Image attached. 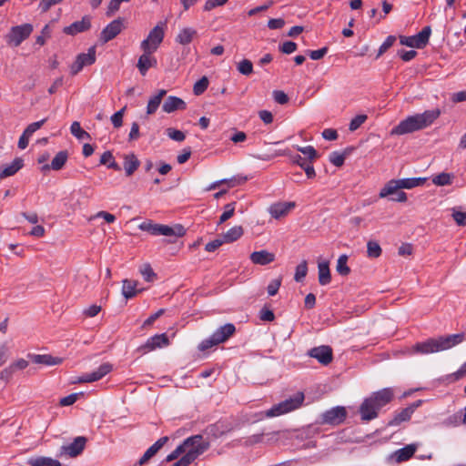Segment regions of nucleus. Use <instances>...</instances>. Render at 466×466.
<instances>
[{
  "label": "nucleus",
  "mask_w": 466,
  "mask_h": 466,
  "mask_svg": "<svg viewBox=\"0 0 466 466\" xmlns=\"http://www.w3.org/2000/svg\"><path fill=\"white\" fill-rule=\"evenodd\" d=\"M440 115V109H432L426 110L421 114L410 116L394 127L390 131V135L402 136L426 128L431 126Z\"/></svg>",
  "instance_id": "nucleus-1"
},
{
  "label": "nucleus",
  "mask_w": 466,
  "mask_h": 466,
  "mask_svg": "<svg viewBox=\"0 0 466 466\" xmlns=\"http://www.w3.org/2000/svg\"><path fill=\"white\" fill-rule=\"evenodd\" d=\"M394 397V390L391 388H384L373 392L366 398L360 406V414L363 421H370L378 417L379 410L390 403Z\"/></svg>",
  "instance_id": "nucleus-2"
},
{
  "label": "nucleus",
  "mask_w": 466,
  "mask_h": 466,
  "mask_svg": "<svg viewBox=\"0 0 466 466\" xmlns=\"http://www.w3.org/2000/svg\"><path fill=\"white\" fill-rule=\"evenodd\" d=\"M465 339V333H457L448 336L428 339L425 341L416 343L413 351L420 354H431L451 349Z\"/></svg>",
  "instance_id": "nucleus-3"
},
{
  "label": "nucleus",
  "mask_w": 466,
  "mask_h": 466,
  "mask_svg": "<svg viewBox=\"0 0 466 466\" xmlns=\"http://www.w3.org/2000/svg\"><path fill=\"white\" fill-rule=\"evenodd\" d=\"M180 445L183 457L190 464L209 448V442L200 434L187 438Z\"/></svg>",
  "instance_id": "nucleus-4"
},
{
  "label": "nucleus",
  "mask_w": 466,
  "mask_h": 466,
  "mask_svg": "<svg viewBox=\"0 0 466 466\" xmlns=\"http://www.w3.org/2000/svg\"><path fill=\"white\" fill-rule=\"evenodd\" d=\"M139 229L147 231L153 236L183 237L186 229L182 225L177 224L174 227L153 223L151 220L142 222Z\"/></svg>",
  "instance_id": "nucleus-5"
},
{
  "label": "nucleus",
  "mask_w": 466,
  "mask_h": 466,
  "mask_svg": "<svg viewBox=\"0 0 466 466\" xmlns=\"http://www.w3.org/2000/svg\"><path fill=\"white\" fill-rule=\"evenodd\" d=\"M304 401V394L297 392L294 396L280 401L266 411L267 417H277L299 409Z\"/></svg>",
  "instance_id": "nucleus-6"
},
{
  "label": "nucleus",
  "mask_w": 466,
  "mask_h": 466,
  "mask_svg": "<svg viewBox=\"0 0 466 466\" xmlns=\"http://www.w3.org/2000/svg\"><path fill=\"white\" fill-rule=\"evenodd\" d=\"M235 326L232 323H227L217 329L209 338L202 340L198 345V350L200 351H205L213 346L225 342L235 333Z\"/></svg>",
  "instance_id": "nucleus-7"
},
{
  "label": "nucleus",
  "mask_w": 466,
  "mask_h": 466,
  "mask_svg": "<svg viewBox=\"0 0 466 466\" xmlns=\"http://www.w3.org/2000/svg\"><path fill=\"white\" fill-rule=\"evenodd\" d=\"M31 24H23L11 27L6 35V43L12 46H19L33 32Z\"/></svg>",
  "instance_id": "nucleus-8"
},
{
  "label": "nucleus",
  "mask_w": 466,
  "mask_h": 466,
  "mask_svg": "<svg viewBox=\"0 0 466 466\" xmlns=\"http://www.w3.org/2000/svg\"><path fill=\"white\" fill-rule=\"evenodd\" d=\"M431 34V26H425L422 28V30L420 32H419L418 34H416L414 35H410V36L400 35V45L406 46L409 47L419 48V49L423 48L428 45Z\"/></svg>",
  "instance_id": "nucleus-9"
},
{
  "label": "nucleus",
  "mask_w": 466,
  "mask_h": 466,
  "mask_svg": "<svg viewBox=\"0 0 466 466\" xmlns=\"http://www.w3.org/2000/svg\"><path fill=\"white\" fill-rule=\"evenodd\" d=\"M164 39V30L161 26L156 25L148 34L147 37L141 42L140 47L147 53H154Z\"/></svg>",
  "instance_id": "nucleus-10"
},
{
  "label": "nucleus",
  "mask_w": 466,
  "mask_h": 466,
  "mask_svg": "<svg viewBox=\"0 0 466 466\" xmlns=\"http://www.w3.org/2000/svg\"><path fill=\"white\" fill-rule=\"evenodd\" d=\"M347 417V410L342 406H337L321 414V422L329 425H339Z\"/></svg>",
  "instance_id": "nucleus-11"
},
{
  "label": "nucleus",
  "mask_w": 466,
  "mask_h": 466,
  "mask_svg": "<svg viewBox=\"0 0 466 466\" xmlns=\"http://www.w3.org/2000/svg\"><path fill=\"white\" fill-rule=\"evenodd\" d=\"M421 404L422 400H418L411 403L410 405H409L408 407L396 412L394 417L388 422V426H399L400 423L410 420L411 415Z\"/></svg>",
  "instance_id": "nucleus-12"
},
{
  "label": "nucleus",
  "mask_w": 466,
  "mask_h": 466,
  "mask_svg": "<svg viewBox=\"0 0 466 466\" xmlns=\"http://www.w3.org/2000/svg\"><path fill=\"white\" fill-rule=\"evenodd\" d=\"M169 344V340L167 336L165 333L156 334L146 341L145 344L141 345L137 350L142 354L147 353L149 351L155 350L157 348H162L164 346H167Z\"/></svg>",
  "instance_id": "nucleus-13"
},
{
  "label": "nucleus",
  "mask_w": 466,
  "mask_h": 466,
  "mask_svg": "<svg viewBox=\"0 0 466 466\" xmlns=\"http://www.w3.org/2000/svg\"><path fill=\"white\" fill-rule=\"evenodd\" d=\"M309 356L316 359L320 364L324 366L329 365L333 360L332 349L327 345L312 348L309 351Z\"/></svg>",
  "instance_id": "nucleus-14"
},
{
  "label": "nucleus",
  "mask_w": 466,
  "mask_h": 466,
  "mask_svg": "<svg viewBox=\"0 0 466 466\" xmlns=\"http://www.w3.org/2000/svg\"><path fill=\"white\" fill-rule=\"evenodd\" d=\"M112 370V365L109 363H103L100 365L97 370L82 375L79 377L76 382L79 383H86V382H95L101 380L106 374H108Z\"/></svg>",
  "instance_id": "nucleus-15"
},
{
  "label": "nucleus",
  "mask_w": 466,
  "mask_h": 466,
  "mask_svg": "<svg viewBox=\"0 0 466 466\" xmlns=\"http://www.w3.org/2000/svg\"><path fill=\"white\" fill-rule=\"evenodd\" d=\"M86 441L87 440L84 436L76 437L71 443L63 445L60 453L72 458L76 457L84 451Z\"/></svg>",
  "instance_id": "nucleus-16"
},
{
  "label": "nucleus",
  "mask_w": 466,
  "mask_h": 466,
  "mask_svg": "<svg viewBox=\"0 0 466 466\" xmlns=\"http://www.w3.org/2000/svg\"><path fill=\"white\" fill-rule=\"evenodd\" d=\"M123 29L122 19L117 18L110 22L101 32L100 41L102 43H107L114 39Z\"/></svg>",
  "instance_id": "nucleus-17"
},
{
  "label": "nucleus",
  "mask_w": 466,
  "mask_h": 466,
  "mask_svg": "<svg viewBox=\"0 0 466 466\" xmlns=\"http://www.w3.org/2000/svg\"><path fill=\"white\" fill-rule=\"evenodd\" d=\"M91 27V17L85 15L80 21H76L64 27L63 32L68 35H76L78 33H83L89 30Z\"/></svg>",
  "instance_id": "nucleus-18"
},
{
  "label": "nucleus",
  "mask_w": 466,
  "mask_h": 466,
  "mask_svg": "<svg viewBox=\"0 0 466 466\" xmlns=\"http://www.w3.org/2000/svg\"><path fill=\"white\" fill-rule=\"evenodd\" d=\"M27 358L35 364L46 366L59 365L63 362L62 358L54 357L50 354H28Z\"/></svg>",
  "instance_id": "nucleus-19"
},
{
  "label": "nucleus",
  "mask_w": 466,
  "mask_h": 466,
  "mask_svg": "<svg viewBox=\"0 0 466 466\" xmlns=\"http://www.w3.org/2000/svg\"><path fill=\"white\" fill-rule=\"evenodd\" d=\"M250 261L255 265L266 266L275 260V254L266 249L254 251L249 256Z\"/></svg>",
  "instance_id": "nucleus-20"
},
{
  "label": "nucleus",
  "mask_w": 466,
  "mask_h": 466,
  "mask_svg": "<svg viewBox=\"0 0 466 466\" xmlns=\"http://www.w3.org/2000/svg\"><path fill=\"white\" fill-rule=\"evenodd\" d=\"M143 52V55H141L138 58L137 66L139 70V73L142 76H146L150 67L157 66V59L151 56L153 53H147V51Z\"/></svg>",
  "instance_id": "nucleus-21"
},
{
  "label": "nucleus",
  "mask_w": 466,
  "mask_h": 466,
  "mask_svg": "<svg viewBox=\"0 0 466 466\" xmlns=\"http://www.w3.org/2000/svg\"><path fill=\"white\" fill-rule=\"evenodd\" d=\"M294 207L295 203L293 202L273 204L269 208V213L274 218H279L286 216Z\"/></svg>",
  "instance_id": "nucleus-22"
},
{
  "label": "nucleus",
  "mask_w": 466,
  "mask_h": 466,
  "mask_svg": "<svg viewBox=\"0 0 466 466\" xmlns=\"http://www.w3.org/2000/svg\"><path fill=\"white\" fill-rule=\"evenodd\" d=\"M186 103L179 97L170 96H168L162 106V109L166 113H172L178 109H185Z\"/></svg>",
  "instance_id": "nucleus-23"
},
{
  "label": "nucleus",
  "mask_w": 466,
  "mask_h": 466,
  "mask_svg": "<svg viewBox=\"0 0 466 466\" xmlns=\"http://www.w3.org/2000/svg\"><path fill=\"white\" fill-rule=\"evenodd\" d=\"M416 451H417L416 444H409L401 449L397 450L394 452L393 457L395 458L396 462H398V463L403 462V461L410 460L414 455Z\"/></svg>",
  "instance_id": "nucleus-24"
},
{
  "label": "nucleus",
  "mask_w": 466,
  "mask_h": 466,
  "mask_svg": "<svg viewBox=\"0 0 466 466\" xmlns=\"http://www.w3.org/2000/svg\"><path fill=\"white\" fill-rule=\"evenodd\" d=\"M139 165L140 161L134 153L124 156V169L127 177L132 176Z\"/></svg>",
  "instance_id": "nucleus-25"
},
{
  "label": "nucleus",
  "mask_w": 466,
  "mask_h": 466,
  "mask_svg": "<svg viewBox=\"0 0 466 466\" xmlns=\"http://www.w3.org/2000/svg\"><path fill=\"white\" fill-rule=\"evenodd\" d=\"M319 282L321 286H325L330 283L331 275L329 270V265L328 261H319Z\"/></svg>",
  "instance_id": "nucleus-26"
},
{
  "label": "nucleus",
  "mask_w": 466,
  "mask_h": 466,
  "mask_svg": "<svg viewBox=\"0 0 466 466\" xmlns=\"http://www.w3.org/2000/svg\"><path fill=\"white\" fill-rule=\"evenodd\" d=\"M293 163L299 165L306 173L309 178H313L316 176L311 161L306 160L300 155H295L292 157Z\"/></svg>",
  "instance_id": "nucleus-27"
},
{
  "label": "nucleus",
  "mask_w": 466,
  "mask_h": 466,
  "mask_svg": "<svg viewBox=\"0 0 466 466\" xmlns=\"http://www.w3.org/2000/svg\"><path fill=\"white\" fill-rule=\"evenodd\" d=\"M453 173L441 172L431 177V182L437 187L451 186L455 179Z\"/></svg>",
  "instance_id": "nucleus-28"
},
{
  "label": "nucleus",
  "mask_w": 466,
  "mask_h": 466,
  "mask_svg": "<svg viewBox=\"0 0 466 466\" xmlns=\"http://www.w3.org/2000/svg\"><path fill=\"white\" fill-rule=\"evenodd\" d=\"M30 466H62L61 462L50 457L35 456L28 459Z\"/></svg>",
  "instance_id": "nucleus-29"
},
{
  "label": "nucleus",
  "mask_w": 466,
  "mask_h": 466,
  "mask_svg": "<svg viewBox=\"0 0 466 466\" xmlns=\"http://www.w3.org/2000/svg\"><path fill=\"white\" fill-rule=\"evenodd\" d=\"M23 167V160L21 158H15L13 162L6 165L0 171V178H5L15 175Z\"/></svg>",
  "instance_id": "nucleus-30"
},
{
  "label": "nucleus",
  "mask_w": 466,
  "mask_h": 466,
  "mask_svg": "<svg viewBox=\"0 0 466 466\" xmlns=\"http://www.w3.org/2000/svg\"><path fill=\"white\" fill-rule=\"evenodd\" d=\"M197 30L191 27H185L180 30L178 35L176 37V41L180 45H188L197 35Z\"/></svg>",
  "instance_id": "nucleus-31"
},
{
  "label": "nucleus",
  "mask_w": 466,
  "mask_h": 466,
  "mask_svg": "<svg viewBox=\"0 0 466 466\" xmlns=\"http://www.w3.org/2000/svg\"><path fill=\"white\" fill-rule=\"evenodd\" d=\"M137 282L135 280L124 279L122 287V295L127 299L134 298L139 290L137 289Z\"/></svg>",
  "instance_id": "nucleus-32"
},
{
  "label": "nucleus",
  "mask_w": 466,
  "mask_h": 466,
  "mask_svg": "<svg viewBox=\"0 0 466 466\" xmlns=\"http://www.w3.org/2000/svg\"><path fill=\"white\" fill-rule=\"evenodd\" d=\"M400 188H407L410 189L419 186H421L426 181L425 177H409V178H401L396 179Z\"/></svg>",
  "instance_id": "nucleus-33"
},
{
  "label": "nucleus",
  "mask_w": 466,
  "mask_h": 466,
  "mask_svg": "<svg viewBox=\"0 0 466 466\" xmlns=\"http://www.w3.org/2000/svg\"><path fill=\"white\" fill-rule=\"evenodd\" d=\"M68 158V153L66 150L59 151L53 160L51 161L50 166H46V168H52L53 170H60L64 165L66 164Z\"/></svg>",
  "instance_id": "nucleus-34"
},
{
  "label": "nucleus",
  "mask_w": 466,
  "mask_h": 466,
  "mask_svg": "<svg viewBox=\"0 0 466 466\" xmlns=\"http://www.w3.org/2000/svg\"><path fill=\"white\" fill-rule=\"evenodd\" d=\"M400 189L396 179L390 180L380 191L379 197L383 198L394 197L396 192Z\"/></svg>",
  "instance_id": "nucleus-35"
},
{
  "label": "nucleus",
  "mask_w": 466,
  "mask_h": 466,
  "mask_svg": "<svg viewBox=\"0 0 466 466\" xmlns=\"http://www.w3.org/2000/svg\"><path fill=\"white\" fill-rule=\"evenodd\" d=\"M166 90L161 89L158 91L157 95H155L149 99L147 106V113L148 115H151L157 111L161 103L162 97L166 95Z\"/></svg>",
  "instance_id": "nucleus-36"
},
{
  "label": "nucleus",
  "mask_w": 466,
  "mask_h": 466,
  "mask_svg": "<svg viewBox=\"0 0 466 466\" xmlns=\"http://www.w3.org/2000/svg\"><path fill=\"white\" fill-rule=\"evenodd\" d=\"M243 235L241 226H235L223 234V240L226 243H231L238 240Z\"/></svg>",
  "instance_id": "nucleus-37"
},
{
  "label": "nucleus",
  "mask_w": 466,
  "mask_h": 466,
  "mask_svg": "<svg viewBox=\"0 0 466 466\" xmlns=\"http://www.w3.org/2000/svg\"><path fill=\"white\" fill-rule=\"evenodd\" d=\"M100 165L107 166L108 168L114 169L116 171H120V166L115 161L113 154L111 151H105L99 160Z\"/></svg>",
  "instance_id": "nucleus-38"
},
{
  "label": "nucleus",
  "mask_w": 466,
  "mask_h": 466,
  "mask_svg": "<svg viewBox=\"0 0 466 466\" xmlns=\"http://www.w3.org/2000/svg\"><path fill=\"white\" fill-rule=\"evenodd\" d=\"M76 59L84 66H90L96 62V47L91 46L87 53H81L76 56Z\"/></svg>",
  "instance_id": "nucleus-39"
},
{
  "label": "nucleus",
  "mask_w": 466,
  "mask_h": 466,
  "mask_svg": "<svg viewBox=\"0 0 466 466\" xmlns=\"http://www.w3.org/2000/svg\"><path fill=\"white\" fill-rule=\"evenodd\" d=\"M71 134L79 140L90 139V135L84 129H82L80 123L74 121L70 127Z\"/></svg>",
  "instance_id": "nucleus-40"
},
{
  "label": "nucleus",
  "mask_w": 466,
  "mask_h": 466,
  "mask_svg": "<svg viewBox=\"0 0 466 466\" xmlns=\"http://www.w3.org/2000/svg\"><path fill=\"white\" fill-rule=\"evenodd\" d=\"M348 256L343 254L340 255L337 260L336 270L341 276H347L350 272V268L347 264Z\"/></svg>",
  "instance_id": "nucleus-41"
},
{
  "label": "nucleus",
  "mask_w": 466,
  "mask_h": 466,
  "mask_svg": "<svg viewBox=\"0 0 466 466\" xmlns=\"http://www.w3.org/2000/svg\"><path fill=\"white\" fill-rule=\"evenodd\" d=\"M381 248L377 241L370 240L367 243V255L369 258H377L381 255Z\"/></svg>",
  "instance_id": "nucleus-42"
},
{
  "label": "nucleus",
  "mask_w": 466,
  "mask_h": 466,
  "mask_svg": "<svg viewBox=\"0 0 466 466\" xmlns=\"http://www.w3.org/2000/svg\"><path fill=\"white\" fill-rule=\"evenodd\" d=\"M237 70L244 76H249L253 72V64L248 59H243L237 64Z\"/></svg>",
  "instance_id": "nucleus-43"
},
{
  "label": "nucleus",
  "mask_w": 466,
  "mask_h": 466,
  "mask_svg": "<svg viewBox=\"0 0 466 466\" xmlns=\"http://www.w3.org/2000/svg\"><path fill=\"white\" fill-rule=\"evenodd\" d=\"M208 79L207 76H202L198 81H197L193 87V92L196 96L202 95L208 86Z\"/></svg>",
  "instance_id": "nucleus-44"
},
{
  "label": "nucleus",
  "mask_w": 466,
  "mask_h": 466,
  "mask_svg": "<svg viewBox=\"0 0 466 466\" xmlns=\"http://www.w3.org/2000/svg\"><path fill=\"white\" fill-rule=\"evenodd\" d=\"M307 273H308V264H307L306 260H303L296 267L294 279L297 282H299L306 277Z\"/></svg>",
  "instance_id": "nucleus-45"
},
{
  "label": "nucleus",
  "mask_w": 466,
  "mask_h": 466,
  "mask_svg": "<svg viewBox=\"0 0 466 466\" xmlns=\"http://www.w3.org/2000/svg\"><path fill=\"white\" fill-rule=\"evenodd\" d=\"M235 205H236V202H231V203L227 204L224 207V212L221 214V216L219 218V224L226 222L228 219H229L234 215Z\"/></svg>",
  "instance_id": "nucleus-46"
},
{
  "label": "nucleus",
  "mask_w": 466,
  "mask_h": 466,
  "mask_svg": "<svg viewBox=\"0 0 466 466\" xmlns=\"http://www.w3.org/2000/svg\"><path fill=\"white\" fill-rule=\"evenodd\" d=\"M140 273L147 282H152L156 278V274L149 264H144L140 268Z\"/></svg>",
  "instance_id": "nucleus-47"
},
{
  "label": "nucleus",
  "mask_w": 466,
  "mask_h": 466,
  "mask_svg": "<svg viewBox=\"0 0 466 466\" xmlns=\"http://www.w3.org/2000/svg\"><path fill=\"white\" fill-rule=\"evenodd\" d=\"M345 157V154L333 151L330 153L329 159L335 167H341L344 164Z\"/></svg>",
  "instance_id": "nucleus-48"
},
{
  "label": "nucleus",
  "mask_w": 466,
  "mask_h": 466,
  "mask_svg": "<svg viewBox=\"0 0 466 466\" xmlns=\"http://www.w3.org/2000/svg\"><path fill=\"white\" fill-rule=\"evenodd\" d=\"M366 120H367L366 115H364V114L357 115L350 122L349 129L352 132L357 130Z\"/></svg>",
  "instance_id": "nucleus-49"
},
{
  "label": "nucleus",
  "mask_w": 466,
  "mask_h": 466,
  "mask_svg": "<svg viewBox=\"0 0 466 466\" xmlns=\"http://www.w3.org/2000/svg\"><path fill=\"white\" fill-rule=\"evenodd\" d=\"M223 180V184H226L228 187L230 188L244 184L247 181V177L242 176H235L230 178H224Z\"/></svg>",
  "instance_id": "nucleus-50"
},
{
  "label": "nucleus",
  "mask_w": 466,
  "mask_h": 466,
  "mask_svg": "<svg viewBox=\"0 0 466 466\" xmlns=\"http://www.w3.org/2000/svg\"><path fill=\"white\" fill-rule=\"evenodd\" d=\"M297 149L309 158V161H312L318 157V152L312 146L297 147Z\"/></svg>",
  "instance_id": "nucleus-51"
},
{
  "label": "nucleus",
  "mask_w": 466,
  "mask_h": 466,
  "mask_svg": "<svg viewBox=\"0 0 466 466\" xmlns=\"http://www.w3.org/2000/svg\"><path fill=\"white\" fill-rule=\"evenodd\" d=\"M396 41V36L389 35L385 41L381 44L378 50L377 57H380L383 55L390 47H391Z\"/></svg>",
  "instance_id": "nucleus-52"
},
{
  "label": "nucleus",
  "mask_w": 466,
  "mask_h": 466,
  "mask_svg": "<svg viewBox=\"0 0 466 466\" xmlns=\"http://www.w3.org/2000/svg\"><path fill=\"white\" fill-rule=\"evenodd\" d=\"M166 132L167 137L174 141L181 142L186 137L185 134L182 131L172 127L167 128Z\"/></svg>",
  "instance_id": "nucleus-53"
},
{
  "label": "nucleus",
  "mask_w": 466,
  "mask_h": 466,
  "mask_svg": "<svg viewBox=\"0 0 466 466\" xmlns=\"http://www.w3.org/2000/svg\"><path fill=\"white\" fill-rule=\"evenodd\" d=\"M183 456V450L181 448V445L179 444L171 453H169L161 462V465H164L165 463L173 461L178 457Z\"/></svg>",
  "instance_id": "nucleus-54"
},
{
  "label": "nucleus",
  "mask_w": 466,
  "mask_h": 466,
  "mask_svg": "<svg viewBox=\"0 0 466 466\" xmlns=\"http://www.w3.org/2000/svg\"><path fill=\"white\" fill-rule=\"evenodd\" d=\"M126 110V106L116 112L111 116V122L116 128H119L123 125V116Z\"/></svg>",
  "instance_id": "nucleus-55"
},
{
  "label": "nucleus",
  "mask_w": 466,
  "mask_h": 466,
  "mask_svg": "<svg viewBox=\"0 0 466 466\" xmlns=\"http://www.w3.org/2000/svg\"><path fill=\"white\" fill-rule=\"evenodd\" d=\"M46 122V118H43L42 120L40 121H37V122H34V123H31L30 125H28L26 127V128L24 130V133H25V135H28L30 137L33 136V134L38 130L40 127H42V126Z\"/></svg>",
  "instance_id": "nucleus-56"
},
{
  "label": "nucleus",
  "mask_w": 466,
  "mask_h": 466,
  "mask_svg": "<svg viewBox=\"0 0 466 466\" xmlns=\"http://www.w3.org/2000/svg\"><path fill=\"white\" fill-rule=\"evenodd\" d=\"M280 285H281L280 278L272 279L267 287L268 294L269 296H275L278 293Z\"/></svg>",
  "instance_id": "nucleus-57"
},
{
  "label": "nucleus",
  "mask_w": 466,
  "mask_h": 466,
  "mask_svg": "<svg viewBox=\"0 0 466 466\" xmlns=\"http://www.w3.org/2000/svg\"><path fill=\"white\" fill-rule=\"evenodd\" d=\"M282 53L289 55L297 50V44L292 41H286L279 46Z\"/></svg>",
  "instance_id": "nucleus-58"
},
{
  "label": "nucleus",
  "mask_w": 466,
  "mask_h": 466,
  "mask_svg": "<svg viewBox=\"0 0 466 466\" xmlns=\"http://www.w3.org/2000/svg\"><path fill=\"white\" fill-rule=\"evenodd\" d=\"M273 98H274L275 102H277L278 104H280V105H284V104L288 103V101H289V97H288L287 94L280 90L273 91Z\"/></svg>",
  "instance_id": "nucleus-59"
},
{
  "label": "nucleus",
  "mask_w": 466,
  "mask_h": 466,
  "mask_svg": "<svg viewBox=\"0 0 466 466\" xmlns=\"http://www.w3.org/2000/svg\"><path fill=\"white\" fill-rule=\"evenodd\" d=\"M259 319L263 321H272L275 319V315L271 309L264 307L259 311Z\"/></svg>",
  "instance_id": "nucleus-60"
},
{
  "label": "nucleus",
  "mask_w": 466,
  "mask_h": 466,
  "mask_svg": "<svg viewBox=\"0 0 466 466\" xmlns=\"http://www.w3.org/2000/svg\"><path fill=\"white\" fill-rule=\"evenodd\" d=\"M157 452L155 451L151 447H149L143 456L137 461L138 466H142L147 463L153 456H155Z\"/></svg>",
  "instance_id": "nucleus-61"
},
{
  "label": "nucleus",
  "mask_w": 466,
  "mask_h": 466,
  "mask_svg": "<svg viewBox=\"0 0 466 466\" xmlns=\"http://www.w3.org/2000/svg\"><path fill=\"white\" fill-rule=\"evenodd\" d=\"M78 395V393H72L70 395H67L60 400L59 404L64 407L70 406L77 400Z\"/></svg>",
  "instance_id": "nucleus-62"
},
{
  "label": "nucleus",
  "mask_w": 466,
  "mask_h": 466,
  "mask_svg": "<svg viewBox=\"0 0 466 466\" xmlns=\"http://www.w3.org/2000/svg\"><path fill=\"white\" fill-rule=\"evenodd\" d=\"M452 218L459 226H464L466 224V212L453 209Z\"/></svg>",
  "instance_id": "nucleus-63"
},
{
  "label": "nucleus",
  "mask_w": 466,
  "mask_h": 466,
  "mask_svg": "<svg viewBox=\"0 0 466 466\" xmlns=\"http://www.w3.org/2000/svg\"><path fill=\"white\" fill-rule=\"evenodd\" d=\"M465 375H466V361L461 366V368L457 371L449 375V378L451 379L452 380H458Z\"/></svg>",
  "instance_id": "nucleus-64"
}]
</instances>
